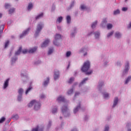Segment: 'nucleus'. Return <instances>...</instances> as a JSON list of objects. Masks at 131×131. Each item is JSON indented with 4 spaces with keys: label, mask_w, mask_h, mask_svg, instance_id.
<instances>
[{
    "label": "nucleus",
    "mask_w": 131,
    "mask_h": 131,
    "mask_svg": "<svg viewBox=\"0 0 131 131\" xmlns=\"http://www.w3.org/2000/svg\"><path fill=\"white\" fill-rule=\"evenodd\" d=\"M33 105L34 106L35 110H39V109H40V106H41V104H40V103L39 102L36 101V100H33L29 104L28 107L30 108L32 107Z\"/></svg>",
    "instance_id": "f257e3e1"
},
{
    "label": "nucleus",
    "mask_w": 131,
    "mask_h": 131,
    "mask_svg": "<svg viewBox=\"0 0 131 131\" xmlns=\"http://www.w3.org/2000/svg\"><path fill=\"white\" fill-rule=\"evenodd\" d=\"M90 61H87L85 62L81 68L82 72H86L89 69H90Z\"/></svg>",
    "instance_id": "f03ea898"
},
{
    "label": "nucleus",
    "mask_w": 131,
    "mask_h": 131,
    "mask_svg": "<svg viewBox=\"0 0 131 131\" xmlns=\"http://www.w3.org/2000/svg\"><path fill=\"white\" fill-rule=\"evenodd\" d=\"M43 28V25L39 24L37 26V29L35 33V36H37L39 34V32L41 31V30Z\"/></svg>",
    "instance_id": "7ed1b4c3"
},
{
    "label": "nucleus",
    "mask_w": 131,
    "mask_h": 131,
    "mask_svg": "<svg viewBox=\"0 0 131 131\" xmlns=\"http://www.w3.org/2000/svg\"><path fill=\"white\" fill-rule=\"evenodd\" d=\"M36 50H37V48L34 47L33 49H31L29 51L27 49H25L22 51L23 54H27L28 52L29 54H32L34 53V52H36Z\"/></svg>",
    "instance_id": "20e7f679"
},
{
    "label": "nucleus",
    "mask_w": 131,
    "mask_h": 131,
    "mask_svg": "<svg viewBox=\"0 0 131 131\" xmlns=\"http://www.w3.org/2000/svg\"><path fill=\"white\" fill-rule=\"evenodd\" d=\"M61 38H62L61 35L57 34L55 35V40L53 42L54 45H55V46H59L58 40H59V39H61Z\"/></svg>",
    "instance_id": "39448f33"
},
{
    "label": "nucleus",
    "mask_w": 131,
    "mask_h": 131,
    "mask_svg": "<svg viewBox=\"0 0 131 131\" xmlns=\"http://www.w3.org/2000/svg\"><path fill=\"white\" fill-rule=\"evenodd\" d=\"M30 30V28H28L26 30L24 31L20 35L19 37L20 38H23L26 34H28V32H29V31Z\"/></svg>",
    "instance_id": "423d86ee"
},
{
    "label": "nucleus",
    "mask_w": 131,
    "mask_h": 131,
    "mask_svg": "<svg viewBox=\"0 0 131 131\" xmlns=\"http://www.w3.org/2000/svg\"><path fill=\"white\" fill-rule=\"evenodd\" d=\"M18 97L17 98L18 101H21V99H22V93H23V89L20 88L18 90Z\"/></svg>",
    "instance_id": "0eeeda50"
},
{
    "label": "nucleus",
    "mask_w": 131,
    "mask_h": 131,
    "mask_svg": "<svg viewBox=\"0 0 131 131\" xmlns=\"http://www.w3.org/2000/svg\"><path fill=\"white\" fill-rule=\"evenodd\" d=\"M128 70H129V63L128 62H126V64L125 66V70L124 71V73H126L128 72Z\"/></svg>",
    "instance_id": "6e6552de"
},
{
    "label": "nucleus",
    "mask_w": 131,
    "mask_h": 131,
    "mask_svg": "<svg viewBox=\"0 0 131 131\" xmlns=\"http://www.w3.org/2000/svg\"><path fill=\"white\" fill-rule=\"evenodd\" d=\"M49 43H50V40L49 39L45 40L44 42L41 46V48H46V47H47Z\"/></svg>",
    "instance_id": "1a4fd4ad"
},
{
    "label": "nucleus",
    "mask_w": 131,
    "mask_h": 131,
    "mask_svg": "<svg viewBox=\"0 0 131 131\" xmlns=\"http://www.w3.org/2000/svg\"><path fill=\"white\" fill-rule=\"evenodd\" d=\"M57 102L58 103H61V102H65V98L63 97L62 96H59L57 99Z\"/></svg>",
    "instance_id": "9d476101"
},
{
    "label": "nucleus",
    "mask_w": 131,
    "mask_h": 131,
    "mask_svg": "<svg viewBox=\"0 0 131 131\" xmlns=\"http://www.w3.org/2000/svg\"><path fill=\"white\" fill-rule=\"evenodd\" d=\"M10 81V79H7L4 82V89H7V87L9 86V81Z\"/></svg>",
    "instance_id": "9b49d317"
},
{
    "label": "nucleus",
    "mask_w": 131,
    "mask_h": 131,
    "mask_svg": "<svg viewBox=\"0 0 131 131\" xmlns=\"http://www.w3.org/2000/svg\"><path fill=\"white\" fill-rule=\"evenodd\" d=\"M59 71H56L54 72V80H57V79H58V78H59Z\"/></svg>",
    "instance_id": "f8f14e48"
},
{
    "label": "nucleus",
    "mask_w": 131,
    "mask_h": 131,
    "mask_svg": "<svg viewBox=\"0 0 131 131\" xmlns=\"http://www.w3.org/2000/svg\"><path fill=\"white\" fill-rule=\"evenodd\" d=\"M117 103H118V97H115L114 101V104L113 105V107L114 108L115 106L117 105Z\"/></svg>",
    "instance_id": "ddd939ff"
},
{
    "label": "nucleus",
    "mask_w": 131,
    "mask_h": 131,
    "mask_svg": "<svg viewBox=\"0 0 131 131\" xmlns=\"http://www.w3.org/2000/svg\"><path fill=\"white\" fill-rule=\"evenodd\" d=\"M67 110H68V108L65 105H63L61 108V111L63 114L65 113Z\"/></svg>",
    "instance_id": "4468645a"
},
{
    "label": "nucleus",
    "mask_w": 131,
    "mask_h": 131,
    "mask_svg": "<svg viewBox=\"0 0 131 131\" xmlns=\"http://www.w3.org/2000/svg\"><path fill=\"white\" fill-rule=\"evenodd\" d=\"M62 20H63V17L60 16L58 17L56 20V23H61V22H62Z\"/></svg>",
    "instance_id": "2eb2a0df"
},
{
    "label": "nucleus",
    "mask_w": 131,
    "mask_h": 131,
    "mask_svg": "<svg viewBox=\"0 0 131 131\" xmlns=\"http://www.w3.org/2000/svg\"><path fill=\"white\" fill-rule=\"evenodd\" d=\"M42 17H43V13H41L38 16L36 17V20H38V19H40Z\"/></svg>",
    "instance_id": "dca6fc26"
},
{
    "label": "nucleus",
    "mask_w": 131,
    "mask_h": 131,
    "mask_svg": "<svg viewBox=\"0 0 131 131\" xmlns=\"http://www.w3.org/2000/svg\"><path fill=\"white\" fill-rule=\"evenodd\" d=\"M67 21L68 24L71 22V17L70 16L68 15L67 16Z\"/></svg>",
    "instance_id": "f3484780"
},
{
    "label": "nucleus",
    "mask_w": 131,
    "mask_h": 131,
    "mask_svg": "<svg viewBox=\"0 0 131 131\" xmlns=\"http://www.w3.org/2000/svg\"><path fill=\"white\" fill-rule=\"evenodd\" d=\"M21 51H22V47H20L19 49L17 50V51L15 53V55H20V53H21Z\"/></svg>",
    "instance_id": "a211bd4d"
},
{
    "label": "nucleus",
    "mask_w": 131,
    "mask_h": 131,
    "mask_svg": "<svg viewBox=\"0 0 131 131\" xmlns=\"http://www.w3.org/2000/svg\"><path fill=\"white\" fill-rule=\"evenodd\" d=\"M121 37V34L119 33V32H116L115 34V37H117V38H119V37Z\"/></svg>",
    "instance_id": "6ab92c4d"
},
{
    "label": "nucleus",
    "mask_w": 131,
    "mask_h": 131,
    "mask_svg": "<svg viewBox=\"0 0 131 131\" xmlns=\"http://www.w3.org/2000/svg\"><path fill=\"white\" fill-rule=\"evenodd\" d=\"M80 108V105H79L77 107H76L74 110V113H76V112H77V111L79 110Z\"/></svg>",
    "instance_id": "aec40b11"
},
{
    "label": "nucleus",
    "mask_w": 131,
    "mask_h": 131,
    "mask_svg": "<svg viewBox=\"0 0 131 131\" xmlns=\"http://www.w3.org/2000/svg\"><path fill=\"white\" fill-rule=\"evenodd\" d=\"M31 90H32V87L31 86H30L26 91V95H27V94H28V93H29V92H30V91H31Z\"/></svg>",
    "instance_id": "412c9836"
},
{
    "label": "nucleus",
    "mask_w": 131,
    "mask_h": 131,
    "mask_svg": "<svg viewBox=\"0 0 131 131\" xmlns=\"http://www.w3.org/2000/svg\"><path fill=\"white\" fill-rule=\"evenodd\" d=\"M50 81V79L49 78H47V80L45 81L43 83V85L46 86V85H47Z\"/></svg>",
    "instance_id": "4be33fe9"
},
{
    "label": "nucleus",
    "mask_w": 131,
    "mask_h": 131,
    "mask_svg": "<svg viewBox=\"0 0 131 131\" xmlns=\"http://www.w3.org/2000/svg\"><path fill=\"white\" fill-rule=\"evenodd\" d=\"M88 78H85L80 83V86L81 85V84H83V83H84V82H85V81H86V80H88Z\"/></svg>",
    "instance_id": "5701e85b"
},
{
    "label": "nucleus",
    "mask_w": 131,
    "mask_h": 131,
    "mask_svg": "<svg viewBox=\"0 0 131 131\" xmlns=\"http://www.w3.org/2000/svg\"><path fill=\"white\" fill-rule=\"evenodd\" d=\"M14 12H15V9H14V8L10 9L9 10V14H13V13H14Z\"/></svg>",
    "instance_id": "b1692460"
},
{
    "label": "nucleus",
    "mask_w": 131,
    "mask_h": 131,
    "mask_svg": "<svg viewBox=\"0 0 131 131\" xmlns=\"http://www.w3.org/2000/svg\"><path fill=\"white\" fill-rule=\"evenodd\" d=\"M95 36L96 38H98L99 36H100V33L98 32H96L95 33Z\"/></svg>",
    "instance_id": "393cba45"
},
{
    "label": "nucleus",
    "mask_w": 131,
    "mask_h": 131,
    "mask_svg": "<svg viewBox=\"0 0 131 131\" xmlns=\"http://www.w3.org/2000/svg\"><path fill=\"white\" fill-rule=\"evenodd\" d=\"M97 23H98V22L97 21H95L94 23H93L92 25V28H95V27H96V25H97Z\"/></svg>",
    "instance_id": "a878e982"
},
{
    "label": "nucleus",
    "mask_w": 131,
    "mask_h": 131,
    "mask_svg": "<svg viewBox=\"0 0 131 131\" xmlns=\"http://www.w3.org/2000/svg\"><path fill=\"white\" fill-rule=\"evenodd\" d=\"M113 26H112V24H108L107 25V29H111V28H112Z\"/></svg>",
    "instance_id": "bb28decb"
},
{
    "label": "nucleus",
    "mask_w": 131,
    "mask_h": 131,
    "mask_svg": "<svg viewBox=\"0 0 131 131\" xmlns=\"http://www.w3.org/2000/svg\"><path fill=\"white\" fill-rule=\"evenodd\" d=\"M33 7V5H32V4L30 3L28 6V10H29L31 9H32V8Z\"/></svg>",
    "instance_id": "cd10ccee"
},
{
    "label": "nucleus",
    "mask_w": 131,
    "mask_h": 131,
    "mask_svg": "<svg viewBox=\"0 0 131 131\" xmlns=\"http://www.w3.org/2000/svg\"><path fill=\"white\" fill-rule=\"evenodd\" d=\"M130 79H131V76L128 77V78L126 80L125 84H126L127 83H128V82L130 81Z\"/></svg>",
    "instance_id": "c85d7f7f"
},
{
    "label": "nucleus",
    "mask_w": 131,
    "mask_h": 131,
    "mask_svg": "<svg viewBox=\"0 0 131 131\" xmlns=\"http://www.w3.org/2000/svg\"><path fill=\"white\" fill-rule=\"evenodd\" d=\"M71 55V51H68L66 53V57H67V58L69 57Z\"/></svg>",
    "instance_id": "c756f323"
},
{
    "label": "nucleus",
    "mask_w": 131,
    "mask_h": 131,
    "mask_svg": "<svg viewBox=\"0 0 131 131\" xmlns=\"http://www.w3.org/2000/svg\"><path fill=\"white\" fill-rule=\"evenodd\" d=\"M6 120V118L5 117H2L1 119L0 120V123H3Z\"/></svg>",
    "instance_id": "7c9ffc66"
},
{
    "label": "nucleus",
    "mask_w": 131,
    "mask_h": 131,
    "mask_svg": "<svg viewBox=\"0 0 131 131\" xmlns=\"http://www.w3.org/2000/svg\"><path fill=\"white\" fill-rule=\"evenodd\" d=\"M9 43H10V41L7 40L6 42H5V48H7L8 46H9Z\"/></svg>",
    "instance_id": "2f4dec72"
},
{
    "label": "nucleus",
    "mask_w": 131,
    "mask_h": 131,
    "mask_svg": "<svg viewBox=\"0 0 131 131\" xmlns=\"http://www.w3.org/2000/svg\"><path fill=\"white\" fill-rule=\"evenodd\" d=\"M74 78H71L69 80V81H68L69 83H72V82L74 81Z\"/></svg>",
    "instance_id": "473e14b6"
},
{
    "label": "nucleus",
    "mask_w": 131,
    "mask_h": 131,
    "mask_svg": "<svg viewBox=\"0 0 131 131\" xmlns=\"http://www.w3.org/2000/svg\"><path fill=\"white\" fill-rule=\"evenodd\" d=\"M72 93H73V89H72L70 90L68 92V95H71V94H72Z\"/></svg>",
    "instance_id": "72a5a7b5"
},
{
    "label": "nucleus",
    "mask_w": 131,
    "mask_h": 131,
    "mask_svg": "<svg viewBox=\"0 0 131 131\" xmlns=\"http://www.w3.org/2000/svg\"><path fill=\"white\" fill-rule=\"evenodd\" d=\"M53 52H54V49H49V52H48V54L51 55V54H52V53H53Z\"/></svg>",
    "instance_id": "f704fd0d"
},
{
    "label": "nucleus",
    "mask_w": 131,
    "mask_h": 131,
    "mask_svg": "<svg viewBox=\"0 0 131 131\" xmlns=\"http://www.w3.org/2000/svg\"><path fill=\"white\" fill-rule=\"evenodd\" d=\"M119 13H120L119 10H117L114 12V15H117V14H119Z\"/></svg>",
    "instance_id": "c9c22d12"
},
{
    "label": "nucleus",
    "mask_w": 131,
    "mask_h": 131,
    "mask_svg": "<svg viewBox=\"0 0 131 131\" xmlns=\"http://www.w3.org/2000/svg\"><path fill=\"white\" fill-rule=\"evenodd\" d=\"M113 33H114V31L109 33L107 34V37H110V36H111L112 35H113Z\"/></svg>",
    "instance_id": "e433bc0d"
},
{
    "label": "nucleus",
    "mask_w": 131,
    "mask_h": 131,
    "mask_svg": "<svg viewBox=\"0 0 131 131\" xmlns=\"http://www.w3.org/2000/svg\"><path fill=\"white\" fill-rule=\"evenodd\" d=\"M52 113L53 114H55V113H57V108H54L52 110Z\"/></svg>",
    "instance_id": "4c0bfd02"
},
{
    "label": "nucleus",
    "mask_w": 131,
    "mask_h": 131,
    "mask_svg": "<svg viewBox=\"0 0 131 131\" xmlns=\"http://www.w3.org/2000/svg\"><path fill=\"white\" fill-rule=\"evenodd\" d=\"M10 7H11V5L10 4H5L6 9H9V8H10Z\"/></svg>",
    "instance_id": "58836bf2"
},
{
    "label": "nucleus",
    "mask_w": 131,
    "mask_h": 131,
    "mask_svg": "<svg viewBox=\"0 0 131 131\" xmlns=\"http://www.w3.org/2000/svg\"><path fill=\"white\" fill-rule=\"evenodd\" d=\"M92 73H93V70H91L89 72H86V75H90V74H92Z\"/></svg>",
    "instance_id": "ea45409f"
},
{
    "label": "nucleus",
    "mask_w": 131,
    "mask_h": 131,
    "mask_svg": "<svg viewBox=\"0 0 131 131\" xmlns=\"http://www.w3.org/2000/svg\"><path fill=\"white\" fill-rule=\"evenodd\" d=\"M104 97L105 99H107V98L109 97V94L108 93L104 94Z\"/></svg>",
    "instance_id": "a19ab883"
},
{
    "label": "nucleus",
    "mask_w": 131,
    "mask_h": 131,
    "mask_svg": "<svg viewBox=\"0 0 131 131\" xmlns=\"http://www.w3.org/2000/svg\"><path fill=\"white\" fill-rule=\"evenodd\" d=\"M13 118H14V119L17 120L18 118H19V116L17 115H15L13 116Z\"/></svg>",
    "instance_id": "79ce46f5"
},
{
    "label": "nucleus",
    "mask_w": 131,
    "mask_h": 131,
    "mask_svg": "<svg viewBox=\"0 0 131 131\" xmlns=\"http://www.w3.org/2000/svg\"><path fill=\"white\" fill-rule=\"evenodd\" d=\"M38 128H39V127L37 126L36 128H33L32 131H38Z\"/></svg>",
    "instance_id": "37998d69"
},
{
    "label": "nucleus",
    "mask_w": 131,
    "mask_h": 131,
    "mask_svg": "<svg viewBox=\"0 0 131 131\" xmlns=\"http://www.w3.org/2000/svg\"><path fill=\"white\" fill-rule=\"evenodd\" d=\"M1 28H2V30L0 29V33H3V31H4V29L5 28V27L4 26H2Z\"/></svg>",
    "instance_id": "c03bdc74"
},
{
    "label": "nucleus",
    "mask_w": 131,
    "mask_h": 131,
    "mask_svg": "<svg viewBox=\"0 0 131 131\" xmlns=\"http://www.w3.org/2000/svg\"><path fill=\"white\" fill-rule=\"evenodd\" d=\"M81 9L82 10H85V9H86V7H85V6L84 5H81Z\"/></svg>",
    "instance_id": "a18cd8bd"
},
{
    "label": "nucleus",
    "mask_w": 131,
    "mask_h": 131,
    "mask_svg": "<svg viewBox=\"0 0 131 131\" xmlns=\"http://www.w3.org/2000/svg\"><path fill=\"white\" fill-rule=\"evenodd\" d=\"M122 10L123 12H125V11H127V8L123 7Z\"/></svg>",
    "instance_id": "49530a36"
},
{
    "label": "nucleus",
    "mask_w": 131,
    "mask_h": 131,
    "mask_svg": "<svg viewBox=\"0 0 131 131\" xmlns=\"http://www.w3.org/2000/svg\"><path fill=\"white\" fill-rule=\"evenodd\" d=\"M85 51H86V49L85 48H83L80 50V53H83V52H84Z\"/></svg>",
    "instance_id": "de8ad7c7"
},
{
    "label": "nucleus",
    "mask_w": 131,
    "mask_h": 131,
    "mask_svg": "<svg viewBox=\"0 0 131 131\" xmlns=\"http://www.w3.org/2000/svg\"><path fill=\"white\" fill-rule=\"evenodd\" d=\"M104 85V82H101V83L99 84V88H101V87Z\"/></svg>",
    "instance_id": "09e8293b"
},
{
    "label": "nucleus",
    "mask_w": 131,
    "mask_h": 131,
    "mask_svg": "<svg viewBox=\"0 0 131 131\" xmlns=\"http://www.w3.org/2000/svg\"><path fill=\"white\" fill-rule=\"evenodd\" d=\"M109 130V127L106 126L104 129V131H108Z\"/></svg>",
    "instance_id": "8fccbe9b"
},
{
    "label": "nucleus",
    "mask_w": 131,
    "mask_h": 131,
    "mask_svg": "<svg viewBox=\"0 0 131 131\" xmlns=\"http://www.w3.org/2000/svg\"><path fill=\"white\" fill-rule=\"evenodd\" d=\"M107 24V20L104 19L103 21H102V24Z\"/></svg>",
    "instance_id": "3c124183"
},
{
    "label": "nucleus",
    "mask_w": 131,
    "mask_h": 131,
    "mask_svg": "<svg viewBox=\"0 0 131 131\" xmlns=\"http://www.w3.org/2000/svg\"><path fill=\"white\" fill-rule=\"evenodd\" d=\"M45 95H43V94L41 95V96H40L41 99H43V98H45Z\"/></svg>",
    "instance_id": "603ef678"
},
{
    "label": "nucleus",
    "mask_w": 131,
    "mask_h": 131,
    "mask_svg": "<svg viewBox=\"0 0 131 131\" xmlns=\"http://www.w3.org/2000/svg\"><path fill=\"white\" fill-rule=\"evenodd\" d=\"M79 93H78V92H76V93H75V97H76V96H78V95H79Z\"/></svg>",
    "instance_id": "864d4df0"
},
{
    "label": "nucleus",
    "mask_w": 131,
    "mask_h": 131,
    "mask_svg": "<svg viewBox=\"0 0 131 131\" xmlns=\"http://www.w3.org/2000/svg\"><path fill=\"white\" fill-rule=\"evenodd\" d=\"M3 17V14L2 13H0V18H2Z\"/></svg>",
    "instance_id": "5fc2aeb1"
},
{
    "label": "nucleus",
    "mask_w": 131,
    "mask_h": 131,
    "mask_svg": "<svg viewBox=\"0 0 131 131\" xmlns=\"http://www.w3.org/2000/svg\"><path fill=\"white\" fill-rule=\"evenodd\" d=\"M74 5V2H73L72 5H71V7H73V6Z\"/></svg>",
    "instance_id": "6e6d98bb"
},
{
    "label": "nucleus",
    "mask_w": 131,
    "mask_h": 131,
    "mask_svg": "<svg viewBox=\"0 0 131 131\" xmlns=\"http://www.w3.org/2000/svg\"><path fill=\"white\" fill-rule=\"evenodd\" d=\"M86 55H88L87 53H85V54H84V56H86Z\"/></svg>",
    "instance_id": "4d7b16f0"
},
{
    "label": "nucleus",
    "mask_w": 131,
    "mask_h": 131,
    "mask_svg": "<svg viewBox=\"0 0 131 131\" xmlns=\"http://www.w3.org/2000/svg\"><path fill=\"white\" fill-rule=\"evenodd\" d=\"M21 76H24V75H23V74H21Z\"/></svg>",
    "instance_id": "13d9d810"
},
{
    "label": "nucleus",
    "mask_w": 131,
    "mask_h": 131,
    "mask_svg": "<svg viewBox=\"0 0 131 131\" xmlns=\"http://www.w3.org/2000/svg\"><path fill=\"white\" fill-rule=\"evenodd\" d=\"M128 131H131V129H128Z\"/></svg>",
    "instance_id": "bf43d9fd"
},
{
    "label": "nucleus",
    "mask_w": 131,
    "mask_h": 131,
    "mask_svg": "<svg viewBox=\"0 0 131 131\" xmlns=\"http://www.w3.org/2000/svg\"><path fill=\"white\" fill-rule=\"evenodd\" d=\"M69 66H70V64H69L68 66V68H69Z\"/></svg>",
    "instance_id": "052dcab7"
},
{
    "label": "nucleus",
    "mask_w": 131,
    "mask_h": 131,
    "mask_svg": "<svg viewBox=\"0 0 131 131\" xmlns=\"http://www.w3.org/2000/svg\"><path fill=\"white\" fill-rule=\"evenodd\" d=\"M72 36H73V33L71 34Z\"/></svg>",
    "instance_id": "680f3d73"
},
{
    "label": "nucleus",
    "mask_w": 131,
    "mask_h": 131,
    "mask_svg": "<svg viewBox=\"0 0 131 131\" xmlns=\"http://www.w3.org/2000/svg\"><path fill=\"white\" fill-rule=\"evenodd\" d=\"M60 119H62V117H60Z\"/></svg>",
    "instance_id": "e2e57ef3"
},
{
    "label": "nucleus",
    "mask_w": 131,
    "mask_h": 131,
    "mask_svg": "<svg viewBox=\"0 0 131 131\" xmlns=\"http://www.w3.org/2000/svg\"><path fill=\"white\" fill-rule=\"evenodd\" d=\"M85 120H86V118H85Z\"/></svg>",
    "instance_id": "0e129e2a"
},
{
    "label": "nucleus",
    "mask_w": 131,
    "mask_h": 131,
    "mask_svg": "<svg viewBox=\"0 0 131 131\" xmlns=\"http://www.w3.org/2000/svg\"><path fill=\"white\" fill-rule=\"evenodd\" d=\"M129 124H127V126H128V125Z\"/></svg>",
    "instance_id": "69168bd1"
},
{
    "label": "nucleus",
    "mask_w": 131,
    "mask_h": 131,
    "mask_svg": "<svg viewBox=\"0 0 131 131\" xmlns=\"http://www.w3.org/2000/svg\"><path fill=\"white\" fill-rule=\"evenodd\" d=\"M58 29H59V27H57Z\"/></svg>",
    "instance_id": "338daca9"
},
{
    "label": "nucleus",
    "mask_w": 131,
    "mask_h": 131,
    "mask_svg": "<svg viewBox=\"0 0 131 131\" xmlns=\"http://www.w3.org/2000/svg\"><path fill=\"white\" fill-rule=\"evenodd\" d=\"M72 131H74V130H72Z\"/></svg>",
    "instance_id": "774afa93"
}]
</instances>
